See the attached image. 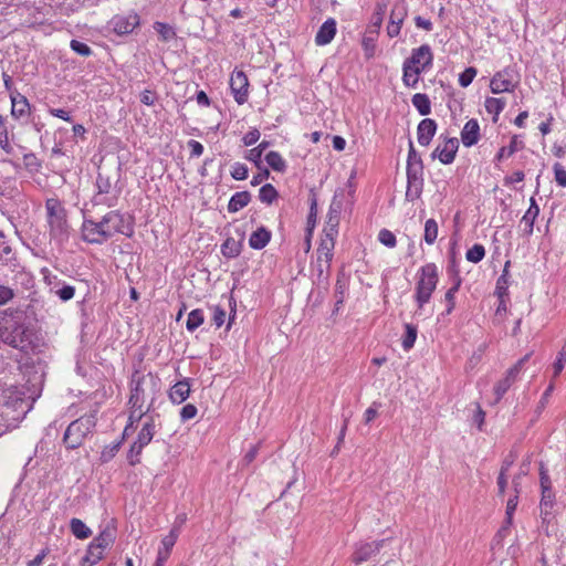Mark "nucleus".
<instances>
[{"instance_id": "nucleus-1", "label": "nucleus", "mask_w": 566, "mask_h": 566, "mask_svg": "<svg viewBox=\"0 0 566 566\" xmlns=\"http://www.w3.org/2000/svg\"><path fill=\"white\" fill-rule=\"evenodd\" d=\"M0 340L24 354L35 353L39 339L21 310L0 311Z\"/></svg>"}, {"instance_id": "nucleus-2", "label": "nucleus", "mask_w": 566, "mask_h": 566, "mask_svg": "<svg viewBox=\"0 0 566 566\" xmlns=\"http://www.w3.org/2000/svg\"><path fill=\"white\" fill-rule=\"evenodd\" d=\"M45 211L51 239L63 244L69 240L71 230L66 209L57 198H49L45 201Z\"/></svg>"}, {"instance_id": "nucleus-3", "label": "nucleus", "mask_w": 566, "mask_h": 566, "mask_svg": "<svg viewBox=\"0 0 566 566\" xmlns=\"http://www.w3.org/2000/svg\"><path fill=\"white\" fill-rule=\"evenodd\" d=\"M438 281V268L434 263H427L420 268L415 289V300L419 310L429 303Z\"/></svg>"}, {"instance_id": "nucleus-4", "label": "nucleus", "mask_w": 566, "mask_h": 566, "mask_svg": "<svg viewBox=\"0 0 566 566\" xmlns=\"http://www.w3.org/2000/svg\"><path fill=\"white\" fill-rule=\"evenodd\" d=\"M96 411L90 412L71 422L63 437V442L67 449H76L84 442L85 438L92 433L96 426Z\"/></svg>"}, {"instance_id": "nucleus-5", "label": "nucleus", "mask_w": 566, "mask_h": 566, "mask_svg": "<svg viewBox=\"0 0 566 566\" xmlns=\"http://www.w3.org/2000/svg\"><path fill=\"white\" fill-rule=\"evenodd\" d=\"M155 390L156 380L151 374L139 375L138 373H135L132 377L129 405L136 409L144 408V405L147 402V400L153 402ZM148 407L150 408V406Z\"/></svg>"}, {"instance_id": "nucleus-6", "label": "nucleus", "mask_w": 566, "mask_h": 566, "mask_svg": "<svg viewBox=\"0 0 566 566\" xmlns=\"http://www.w3.org/2000/svg\"><path fill=\"white\" fill-rule=\"evenodd\" d=\"M101 221L105 231H109V238L115 233H120L126 237L133 235L134 229L132 218L120 213L118 210L107 212Z\"/></svg>"}, {"instance_id": "nucleus-7", "label": "nucleus", "mask_w": 566, "mask_h": 566, "mask_svg": "<svg viewBox=\"0 0 566 566\" xmlns=\"http://www.w3.org/2000/svg\"><path fill=\"white\" fill-rule=\"evenodd\" d=\"M96 193L93 197L94 205H103L107 207H114L117 202L118 193L113 192V181L109 176L99 171L96 177Z\"/></svg>"}, {"instance_id": "nucleus-8", "label": "nucleus", "mask_w": 566, "mask_h": 566, "mask_svg": "<svg viewBox=\"0 0 566 566\" xmlns=\"http://www.w3.org/2000/svg\"><path fill=\"white\" fill-rule=\"evenodd\" d=\"M517 84V73L513 69L506 67L502 71L496 72L492 76L490 81V88L493 94H501L505 92H513Z\"/></svg>"}, {"instance_id": "nucleus-9", "label": "nucleus", "mask_w": 566, "mask_h": 566, "mask_svg": "<svg viewBox=\"0 0 566 566\" xmlns=\"http://www.w3.org/2000/svg\"><path fill=\"white\" fill-rule=\"evenodd\" d=\"M423 189V165L407 166L406 200L420 198Z\"/></svg>"}, {"instance_id": "nucleus-10", "label": "nucleus", "mask_w": 566, "mask_h": 566, "mask_svg": "<svg viewBox=\"0 0 566 566\" xmlns=\"http://www.w3.org/2000/svg\"><path fill=\"white\" fill-rule=\"evenodd\" d=\"M405 63L422 70L423 72L431 69L433 63V53L428 44H422L419 48L412 49L411 55L403 61Z\"/></svg>"}, {"instance_id": "nucleus-11", "label": "nucleus", "mask_w": 566, "mask_h": 566, "mask_svg": "<svg viewBox=\"0 0 566 566\" xmlns=\"http://www.w3.org/2000/svg\"><path fill=\"white\" fill-rule=\"evenodd\" d=\"M82 238L88 243L102 244L109 239V231H105L102 221L84 220Z\"/></svg>"}, {"instance_id": "nucleus-12", "label": "nucleus", "mask_w": 566, "mask_h": 566, "mask_svg": "<svg viewBox=\"0 0 566 566\" xmlns=\"http://www.w3.org/2000/svg\"><path fill=\"white\" fill-rule=\"evenodd\" d=\"M230 88L234 101L242 105L249 97V80L243 71H233L230 77Z\"/></svg>"}, {"instance_id": "nucleus-13", "label": "nucleus", "mask_w": 566, "mask_h": 566, "mask_svg": "<svg viewBox=\"0 0 566 566\" xmlns=\"http://www.w3.org/2000/svg\"><path fill=\"white\" fill-rule=\"evenodd\" d=\"M44 282L49 286L50 292L56 295L62 302H67L75 295V287L66 284L56 275H52L48 272L44 274Z\"/></svg>"}, {"instance_id": "nucleus-14", "label": "nucleus", "mask_w": 566, "mask_h": 566, "mask_svg": "<svg viewBox=\"0 0 566 566\" xmlns=\"http://www.w3.org/2000/svg\"><path fill=\"white\" fill-rule=\"evenodd\" d=\"M408 8L405 1H397L391 9L387 34L396 38L400 34L401 25L407 17Z\"/></svg>"}, {"instance_id": "nucleus-15", "label": "nucleus", "mask_w": 566, "mask_h": 566, "mask_svg": "<svg viewBox=\"0 0 566 566\" xmlns=\"http://www.w3.org/2000/svg\"><path fill=\"white\" fill-rule=\"evenodd\" d=\"M459 148V140L455 137L444 138L442 144H439L432 151V159L438 158L442 164H451L457 155Z\"/></svg>"}, {"instance_id": "nucleus-16", "label": "nucleus", "mask_w": 566, "mask_h": 566, "mask_svg": "<svg viewBox=\"0 0 566 566\" xmlns=\"http://www.w3.org/2000/svg\"><path fill=\"white\" fill-rule=\"evenodd\" d=\"M113 29L117 34L132 33L139 25V17L135 12L115 15L112 20Z\"/></svg>"}, {"instance_id": "nucleus-17", "label": "nucleus", "mask_w": 566, "mask_h": 566, "mask_svg": "<svg viewBox=\"0 0 566 566\" xmlns=\"http://www.w3.org/2000/svg\"><path fill=\"white\" fill-rule=\"evenodd\" d=\"M385 542H386L385 539H381V541H375V542H370V543L360 544L359 546H357V548L355 549V552L353 554V562L356 565L367 562L373 556H375L377 553H379V551L384 546Z\"/></svg>"}, {"instance_id": "nucleus-18", "label": "nucleus", "mask_w": 566, "mask_h": 566, "mask_svg": "<svg viewBox=\"0 0 566 566\" xmlns=\"http://www.w3.org/2000/svg\"><path fill=\"white\" fill-rule=\"evenodd\" d=\"M179 532L176 527H174L168 535H166L160 543L158 548L157 558L155 562V566H164L170 556L171 549L175 546Z\"/></svg>"}, {"instance_id": "nucleus-19", "label": "nucleus", "mask_w": 566, "mask_h": 566, "mask_svg": "<svg viewBox=\"0 0 566 566\" xmlns=\"http://www.w3.org/2000/svg\"><path fill=\"white\" fill-rule=\"evenodd\" d=\"M555 506V492L553 489H546L542 491L539 502V515L543 522H549L553 516V510Z\"/></svg>"}, {"instance_id": "nucleus-20", "label": "nucleus", "mask_w": 566, "mask_h": 566, "mask_svg": "<svg viewBox=\"0 0 566 566\" xmlns=\"http://www.w3.org/2000/svg\"><path fill=\"white\" fill-rule=\"evenodd\" d=\"M437 130V123L431 118L422 119L417 128L418 143L428 146Z\"/></svg>"}, {"instance_id": "nucleus-21", "label": "nucleus", "mask_w": 566, "mask_h": 566, "mask_svg": "<svg viewBox=\"0 0 566 566\" xmlns=\"http://www.w3.org/2000/svg\"><path fill=\"white\" fill-rule=\"evenodd\" d=\"M336 34V21L333 18L327 19L318 29L315 43L317 45H326L332 42Z\"/></svg>"}, {"instance_id": "nucleus-22", "label": "nucleus", "mask_w": 566, "mask_h": 566, "mask_svg": "<svg viewBox=\"0 0 566 566\" xmlns=\"http://www.w3.org/2000/svg\"><path fill=\"white\" fill-rule=\"evenodd\" d=\"M480 126L476 119H470L465 123L461 132V140L465 147H471L479 142Z\"/></svg>"}, {"instance_id": "nucleus-23", "label": "nucleus", "mask_w": 566, "mask_h": 566, "mask_svg": "<svg viewBox=\"0 0 566 566\" xmlns=\"http://www.w3.org/2000/svg\"><path fill=\"white\" fill-rule=\"evenodd\" d=\"M190 394L189 379L177 381L169 391V398L174 403H182Z\"/></svg>"}, {"instance_id": "nucleus-24", "label": "nucleus", "mask_w": 566, "mask_h": 566, "mask_svg": "<svg viewBox=\"0 0 566 566\" xmlns=\"http://www.w3.org/2000/svg\"><path fill=\"white\" fill-rule=\"evenodd\" d=\"M516 379L517 375L514 373V370L509 369L505 374V377L494 386V403H497L503 398V396L507 392Z\"/></svg>"}, {"instance_id": "nucleus-25", "label": "nucleus", "mask_w": 566, "mask_h": 566, "mask_svg": "<svg viewBox=\"0 0 566 566\" xmlns=\"http://www.w3.org/2000/svg\"><path fill=\"white\" fill-rule=\"evenodd\" d=\"M270 240L271 232L264 227H261L251 233L249 244L254 250H261L270 242Z\"/></svg>"}, {"instance_id": "nucleus-26", "label": "nucleus", "mask_w": 566, "mask_h": 566, "mask_svg": "<svg viewBox=\"0 0 566 566\" xmlns=\"http://www.w3.org/2000/svg\"><path fill=\"white\" fill-rule=\"evenodd\" d=\"M155 433H156V424H155L154 418H149L143 424L140 431L137 434V439L135 441L145 448L146 446H148L150 443Z\"/></svg>"}, {"instance_id": "nucleus-27", "label": "nucleus", "mask_w": 566, "mask_h": 566, "mask_svg": "<svg viewBox=\"0 0 566 566\" xmlns=\"http://www.w3.org/2000/svg\"><path fill=\"white\" fill-rule=\"evenodd\" d=\"M251 201V195L249 191H239L232 195L228 203V211L231 213L238 212L242 208L247 207Z\"/></svg>"}, {"instance_id": "nucleus-28", "label": "nucleus", "mask_w": 566, "mask_h": 566, "mask_svg": "<svg viewBox=\"0 0 566 566\" xmlns=\"http://www.w3.org/2000/svg\"><path fill=\"white\" fill-rule=\"evenodd\" d=\"M423 73L422 70L412 67L411 65L403 62L402 64V82L407 87L416 88L419 83V76Z\"/></svg>"}, {"instance_id": "nucleus-29", "label": "nucleus", "mask_w": 566, "mask_h": 566, "mask_svg": "<svg viewBox=\"0 0 566 566\" xmlns=\"http://www.w3.org/2000/svg\"><path fill=\"white\" fill-rule=\"evenodd\" d=\"M242 244L234 238H228L221 245V252L226 258L233 259L241 253Z\"/></svg>"}, {"instance_id": "nucleus-30", "label": "nucleus", "mask_w": 566, "mask_h": 566, "mask_svg": "<svg viewBox=\"0 0 566 566\" xmlns=\"http://www.w3.org/2000/svg\"><path fill=\"white\" fill-rule=\"evenodd\" d=\"M104 552L98 545L90 544L87 553L82 559L83 566H93L98 563L103 558Z\"/></svg>"}, {"instance_id": "nucleus-31", "label": "nucleus", "mask_w": 566, "mask_h": 566, "mask_svg": "<svg viewBox=\"0 0 566 566\" xmlns=\"http://www.w3.org/2000/svg\"><path fill=\"white\" fill-rule=\"evenodd\" d=\"M412 105L417 108L420 115H428L431 112V103L426 94L417 93L411 98Z\"/></svg>"}, {"instance_id": "nucleus-32", "label": "nucleus", "mask_w": 566, "mask_h": 566, "mask_svg": "<svg viewBox=\"0 0 566 566\" xmlns=\"http://www.w3.org/2000/svg\"><path fill=\"white\" fill-rule=\"evenodd\" d=\"M71 532L80 539H85L91 536V530L80 518H72L70 522Z\"/></svg>"}, {"instance_id": "nucleus-33", "label": "nucleus", "mask_w": 566, "mask_h": 566, "mask_svg": "<svg viewBox=\"0 0 566 566\" xmlns=\"http://www.w3.org/2000/svg\"><path fill=\"white\" fill-rule=\"evenodd\" d=\"M205 322V313L200 308L192 310L188 314L186 327L189 332H195Z\"/></svg>"}, {"instance_id": "nucleus-34", "label": "nucleus", "mask_w": 566, "mask_h": 566, "mask_svg": "<svg viewBox=\"0 0 566 566\" xmlns=\"http://www.w3.org/2000/svg\"><path fill=\"white\" fill-rule=\"evenodd\" d=\"M114 541H115L114 531L106 528L103 532H101L98 534V536H96L91 544H93L95 546L98 545L99 548L105 551L107 547H109L114 543Z\"/></svg>"}, {"instance_id": "nucleus-35", "label": "nucleus", "mask_w": 566, "mask_h": 566, "mask_svg": "<svg viewBox=\"0 0 566 566\" xmlns=\"http://www.w3.org/2000/svg\"><path fill=\"white\" fill-rule=\"evenodd\" d=\"M461 277L455 276L453 285L446 292L444 298L448 304L446 313L450 314L455 306V294L461 286Z\"/></svg>"}, {"instance_id": "nucleus-36", "label": "nucleus", "mask_w": 566, "mask_h": 566, "mask_svg": "<svg viewBox=\"0 0 566 566\" xmlns=\"http://www.w3.org/2000/svg\"><path fill=\"white\" fill-rule=\"evenodd\" d=\"M268 165L279 172H283L286 169V163L277 151H270L265 155Z\"/></svg>"}, {"instance_id": "nucleus-37", "label": "nucleus", "mask_w": 566, "mask_h": 566, "mask_svg": "<svg viewBox=\"0 0 566 566\" xmlns=\"http://www.w3.org/2000/svg\"><path fill=\"white\" fill-rule=\"evenodd\" d=\"M438 223L434 219H428L424 223L423 240L427 244L432 245L438 238Z\"/></svg>"}, {"instance_id": "nucleus-38", "label": "nucleus", "mask_w": 566, "mask_h": 566, "mask_svg": "<svg viewBox=\"0 0 566 566\" xmlns=\"http://www.w3.org/2000/svg\"><path fill=\"white\" fill-rule=\"evenodd\" d=\"M334 247L335 242L329 241V239H322L317 249L318 260H325L326 263H329L333 259Z\"/></svg>"}, {"instance_id": "nucleus-39", "label": "nucleus", "mask_w": 566, "mask_h": 566, "mask_svg": "<svg viewBox=\"0 0 566 566\" xmlns=\"http://www.w3.org/2000/svg\"><path fill=\"white\" fill-rule=\"evenodd\" d=\"M269 147L268 142L260 143L256 147L250 149L244 156L245 159L252 161L258 168L261 167V157L264 150Z\"/></svg>"}, {"instance_id": "nucleus-40", "label": "nucleus", "mask_w": 566, "mask_h": 566, "mask_svg": "<svg viewBox=\"0 0 566 566\" xmlns=\"http://www.w3.org/2000/svg\"><path fill=\"white\" fill-rule=\"evenodd\" d=\"M520 147H523V143H522V142H518V140H517V137H516V136H514V137L511 139V143H510V145H509V146H504V147H502V148L499 150V153H497V155H496L495 159H496L497 161H501V160H503L504 158H509V157H511L515 151H517V149H518Z\"/></svg>"}, {"instance_id": "nucleus-41", "label": "nucleus", "mask_w": 566, "mask_h": 566, "mask_svg": "<svg viewBox=\"0 0 566 566\" xmlns=\"http://www.w3.org/2000/svg\"><path fill=\"white\" fill-rule=\"evenodd\" d=\"M29 109V102L24 96L19 98L12 97L11 114L13 117L19 118L27 114Z\"/></svg>"}, {"instance_id": "nucleus-42", "label": "nucleus", "mask_w": 566, "mask_h": 566, "mask_svg": "<svg viewBox=\"0 0 566 566\" xmlns=\"http://www.w3.org/2000/svg\"><path fill=\"white\" fill-rule=\"evenodd\" d=\"M405 335L402 337V348L408 352L410 350L413 345H415V342L417 339V327L412 324H406L405 325Z\"/></svg>"}, {"instance_id": "nucleus-43", "label": "nucleus", "mask_w": 566, "mask_h": 566, "mask_svg": "<svg viewBox=\"0 0 566 566\" xmlns=\"http://www.w3.org/2000/svg\"><path fill=\"white\" fill-rule=\"evenodd\" d=\"M485 109L490 114H494V116H499L500 113L504 109L506 103L503 98H496V97H488L485 99ZM496 120V117H494V122Z\"/></svg>"}, {"instance_id": "nucleus-44", "label": "nucleus", "mask_w": 566, "mask_h": 566, "mask_svg": "<svg viewBox=\"0 0 566 566\" xmlns=\"http://www.w3.org/2000/svg\"><path fill=\"white\" fill-rule=\"evenodd\" d=\"M277 197L279 193L274 186H272L271 184H265L259 190V199L263 203L271 205Z\"/></svg>"}, {"instance_id": "nucleus-45", "label": "nucleus", "mask_w": 566, "mask_h": 566, "mask_svg": "<svg viewBox=\"0 0 566 566\" xmlns=\"http://www.w3.org/2000/svg\"><path fill=\"white\" fill-rule=\"evenodd\" d=\"M485 255V249L482 244L475 243L465 253V259L472 263H479Z\"/></svg>"}, {"instance_id": "nucleus-46", "label": "nucleus", "mask_w": 566, "mask_h": 566, "mask_svg": "<svg viewBox=\"0 0 566 566\" xmlns=\"http://www.w3.org/2000/svg\"><path fill=\"white\" fill-rule=\"evenodd\" d=\"M311 206H310V213L307 217V231L308 235H311L315 223H316V216H317V199L316 196L313 193L310 198Z\"/></svg>"}, {"instance_id": "nucleus-47", "label": "nucleus", "mask_w": 566, "mask_h": 566, "mask_svg": "<svg viewBox=\"0 0 566 566\" xmlns=\"http://www.w3.org/2000/svg\"><path fill=\"white\" fill-rule=\"evenodd\" d=\"M144 447L134 441L127 452V461L132 467H135L140 462V454L143 452Z\"/></svg>"}, {"instance_id": "nucleus-48", "label": "nucleus", "mask_w": 566, "mask_h": 566, "mask_svg": "<svg viewBox=\"0 0 566 566\" xmlns=\"http://www.w3.org/2000/svg\"><path fill=\"white\" fill-rule=\"evenodd\" d=\"M120 444H122V441L114 442L109 446H106L101 452V461L103 463L111 461L118 452Z\"/></svg>"}, {"instance_id": "nucleus-49", "label": "nucleus", "mask_w": 566, "mask_h": 566, "mask_svg": "<svg viewBox=\"0 0 566 566\" xmlns=\"http://www.w3.org/2000/svg\"><path fill=\"white\" fill-rule=\"evenodd\" d=\"M130 415H129V423L126 426L125 430H124V436L127 434V431L129 430L130 427H133L134 422L135 421H139L146 413L147 411L149 410V407H147L146 410H144L143 408L140 409H136L135 407L130 406Z\"/></svg>"}, {"instance_id": "nucleus-50", "label": "nucleus", "mask_w": 566, "mask_h": 566, "mask_svg": "<svg viewBox=\"0 0 566 566\" xmlns=\"http://www.w3.org/2000/svg\"><path fill=\"white\" fill-rule=\"evenodd\" d=\"M510 265V262H506L505 263V266H504V270H503V273L502 275L497 279V282H496V294L499 297H503L504 294H506L507 292V280H506V275H507V268Z\"/></svg>"}, {"instance_id": "nucleus-51", "label": "nucleus", "mask_w": 566, "mask_h": 566, "mask_svg": "<svg viewBox=\"0 0 566 566\" xmlns=\"http://www.w3.org/2000/svg\"><path fill=\"white\" fill-rule=\"evenodd\" d=\"M476 69L475 67H468L465 69L460 75H459V84L462 87H468L474 77L476 76Z\"/></svg>"}, {"instance_id": "nucleus-52", "label": "nucleus", "mask_w": 566, "mask_h": 566, "mask_svg": "<svg viewBox=\"0 0 566 566\" xmlns=\"http://www.w3.org/2000/svg\"><path fill=\"white\" fill-rule=\"evenodd\" d=\"M378 240L387 248H395L397 243L396 235L387 229L379 231Z\"/></svg>"}, {"instance_id": "nucleus-53", "label": "nucleus", "mask_w": 566, "mask_h": 566, "mask_svg": "<svg viewBox=\"0 0 566 566\" xmlns=\"http://www.w3.org/2000/svg\"><path fill=\"white\" fill-rule=\"evenodd\" d=\"M340 203L332 202L327 213L326 223L329 226H338L339 223Z\"/></svg>"}, {"instance_id": "nucleus-54", "label": "nucleus", "mask_w": 566, "mask_h": 566, "mask_svg": "<svg viewBox=\"0 0 566 566\" xmlns=\"http://www.w3.org/2000/svg\"><path fill=\"white\" fill-rule=\"evenodd\" d=\"M154 28L164 41H168L175 36L174 29L166 23L156 22Z\"/></svg>"}, {"instance_id": "nucleus-55", "label": "nucleus", "mask_w": 566, "mask_h": 566, "mask_svg": "<svg viewBox=\"0 0 566 566\" xmlns=\"http://www.w3.org/2000/svg\"><path fill=\"white\" fill-rule=\"evenodd\" d=\"M71 49L81 56H90L93 52L92 49L84 42L72 40L70 43Z\"/></svg>"}, {"instance_id": "nucleus-56", "label": "nucleus", "mask_w": 566, "mask_h": 566, "mask_svg": "<svg viewBox=\"0 0 566 566\" xmlns=\"http://www.w3.org/2000/svg\"><path fill=\"white\" fill-rule=\"evenodd\" d=\"M231 177L235 180H244L248 178V167L241 163H234L231 168Z\"/></svg>"}, {"instance_id": "nucleus-57", "label": "nucleus", "mask_w": 566, "mask_h": 566, "mask_svg": "<svg viewBox=\"0 0 566 566\" xmlns=\"http://www.w3.org/2000/svg\"><path fill=\"white\" fill-rule=\"evenodd\" d=\"M23 164L30 171H39L41 168V163L33 153H29L23 156Z\"/></svg>"}, {"instance_id": "nucleus-58", "label": "nucleus", "mask_w": 566, "mask_h": 566, "mask_svg": "<svg viewBox=\"0 0 566 566\" xmlns=\"http://www.w3.org/2000/svg\"><path fill=\"white\" fill-rule=\"evenodd\" d=\"M361 45L365 52V56L370 59L375 55L376 51V40L373 36H364L361 41Z\"/></svg>"}, {"instance_id": "nucleus-59", "label": "nucleus", "mask_w": 566, "mask_h": 566, "mask_svg": "<svg viewBox=\"0 0 566 566\" xmlns=\"http://www.w3.org/2000/svg\"><path fill=\"white\" fill-rule=\"evenodd\" d=\"M386 4L385 3H381V2H377L376 4V9H375V12H374V15H373V24L376 27V28H380L382 21H384V15L386 13Z\"/></svg>"}, {"instance_id": "nucleus-60", "label": "nucleus", "mask_w": 566, "mask_h": 566, "mask_svg": "<svg viewBox=\"0 0 566 566\" xmlns=\"http://www.w3.org/2000/svg\"><path fill=\"white\" fill-rule=\"evenodd\" d=\"M197 407L192 403L185 405L180 410V418L182 421H188L193 419L197 415Z\"/></svg>"}, {"instance_id": "nucleus-61", "label": "nucleus", "mask_w": 566, "mask_h": 566, "mask_svg": "<svg viewBox=\"0 0 566 566\" xmlns=\"http://www.w3.org/2000/svg\"><path fill=\"white\" fill-rule=\"evenodd\" d=\"M423 165L420 155L416 151L412 142L409 143L407 166Z\"/></svg>"}, {"instance_id": "nucleus-62", "label": "nucleus", "mask_w": 566, "mask_h": 566, "mask_svg": "<svg viewBox=\"0 0 566 566\" xmlns=\"http://www.w3.org/2000/svg\"><path fill=\"white\" fill-rule=\"evenodd\" d=\"M535 219V217L530 216L527 212L523 216L521 226L524 227L523 231L525 234L531 235L533 233Z\"/></svg>"}, {"instance_id": "nucleus-63", "label": "nucleus", "mask_w": 566, "mask_h": 566, "mask_svg": "<svg viewBox=\"0 0 566 566\" xmlns=\"http://www.w3.org/2000/svg\"><path fill=\"white\" fill-rule=\"evenodd\" d=\"M555 180L560 187H566V169L558 163L554 165Z\"/></svg>"}, {"instance_id": "nucleus-64", "label": "nucleus", "mask_w": 566, "mask_h": 566, "mask_svg": "<svg viewBox=\"0 0 566 566\" xmlns=\"http://www.w3.org/2000/svg\"><path fill=\"white\" fill-rule=\"evenodd\" d=\"M227 313L220 306H216L213 310L212 322L216 327H221L224 324Z\"/></svg>"}]
</instances>
